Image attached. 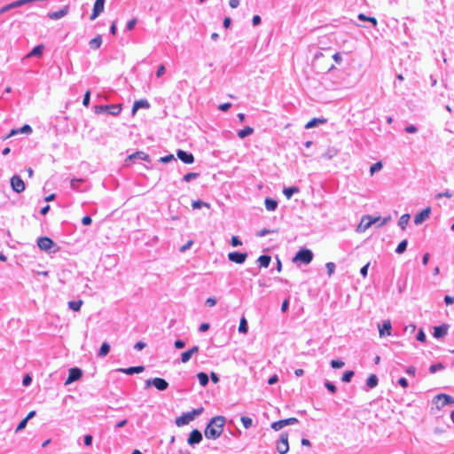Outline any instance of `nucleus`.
Here are the masks:
<instances>
[{
  "label": "nucleus",
  "instance_id": "nucleus-10",
  "mask_svg": "<svg viewBox=\"0 0 454 454\" xmlns=\"http://www.w3.org/2000/svg\"><path fill=\"white\" fill-rule=\"evenodd\" d=\"M151 385H153L158 390H165L168 387V383L167 382V380L161 378H154L153 380H146V387H148Z\"/></svg>",
  "mask_w": 454,
  "mask_h": 454
},
{
  "label": "nucleus",
  "instance_id": "nucleus-41",
  "mask_svg": "<svg viewBox=\"0 0 454 454\" xmlns=\"http://www.w3.org/2000/svg\"><path fill=\"white\" fill-rule=\"evenodd\" d=\"M239 331L242 333H247V323L245 317H242L239 322Z\"/></svg>",
  "mask_w": 454,
  "mask_h": 454
},
{
  "label": "nucleus",
  "instance_id": "nucleus-30",
  "mask_svg": "<svg viewBox=\"0 0 454 454\" xmlns=\"http://www.w3.org/2000/svg\"><path fill=\"white\" fill-rule=\"evenodd\" d=\"M410 218H411V216L409 214H404L400 217L398 225L400 226V228L402 230H405L406 226L409 223Z\"/></svg>",
  "mask_w": 454,
  "mask_h": 454
},
{
  "label": "nucleus",
  "instance_id": "nucleus-32",
  "mask_svg": "<svg viewBox=\"0 0 454 454\" xmlns=\"http://www.w3.org/2000/svg\"><path fill=\"white\" fill-rule=\"evenodd\" d=\"M366 384L370 388H373L378 385V378L375 374H371L367 380Z\"/></svg>",
  "mask_w": 454,
  "mask_h": 454
},
{
  "label": "nucleus",
  "instance_id": "nucleus-6",
  "mask_svg": "<svg viewBox=\"0 0 454 454\" xmlns=\"http://www.w3.org/2000/svg\"><path fill=\"white\" fill-rule=\"evenodd\" d=\"M121 111V105H106V106H97L95 107V113L101 114L107 112L110 114L117 115Z\"/></svg>",
  "mask_w": 454,
  "mask_h": 454
},
{
  "label": "nucleus",
  "instance_id": "nucleus-60",
  "mask_svg": "<svg viewBox=\"0 0 454 454\" xmlns=\"http://www.w3.org/2000/svg\"><path fill=\"white\" fill-rule=\"evenodd\" d=\"M192 244H193V241L192 239L189 240L186 244H184V246H182L180 247V251L181 252L186 251L188 248H190L192 247Z\"/></svg>",
  "mask_w": 454,
  "mask_h": 454
},
{
  "label": "nucleus",
  "instance_id": "nucleus-29",
  "mask_svg": "<svg viewBox=\"0 0 454 454\" xmlns=\"http://www.w3.org/2000/svg\"><path fill=\"white\" fill-rule=\"evenodd\" d=\"M277 206H278L277 200L270 199V198L265 199V207L267 210L274 211L277 208Z\"/></svg>",
  "mask_w": 454,
  "mask_h": 454
},
{
  "label": "nucleus",
  "instance_id": "nucleus-4",
  "mask_svg": "<svg viewBox=\"0 0 454 454\" xmlns=\"http://www.w3.org/2000/svg\"><path fill=\"white\" fill-rule=\"evenodd\" d=\"M37 246L41 250L43 251H51V248L55 247L53 249V252L59 251V247L56 246L53 242V240L48 237H41L37 239Z\"/></svg>",
  "mask_w": 454,
  "mask_h": 454
},
{
  "label": "nucleus",
  "instance_id": "nucleus-8",
  "mask_svg": "<svg viewBox=\"0 0 454 454\" xmlns=\"http://www.w3.org/2000/svg\"><path fill=\"white\" fill-rule=\"evenodd\" d=\"M299 420L296 418H289L275 421L271 424V428L275 431L282 429L286 426L294 425L298 423Z\"/></svg>",
  "mask_w": 454,
  "mask_h": 454
},
{
  "label": "nucleus",
  "instance_id": "nucleus-43",
  "mask_svg": "<svg viewBox=\"0 0 454 454\" xmlns=\"http://www.w3.org/2000/svg\"><path fill=\"white\" fill-rule=\"evenodd\" d=\"M443 368H444L443 364L442 363H438V364H432L429 367V372L431 373H434V372H436L439 370H442Z\"/></svg>",
  "mask_w": 454,
  "mask_h": 454
},
{
  "label": "nucleus",
  "instance_id": "nucleus-47",
  "mask_svg": "<svg viewBox=\"0 0 454 454\" xmlns=\"http://www.w3.org/2000/svg\"><path fill=\"white\" fill-rule=\"evenodd\" d=\"M389 219H390V217L383 218V219H381L380 216L372 217V220H375V223H379L380 226L385 225L388 222Z\"/></svg>",
  "mask_w": 454,
  "mask_h": 454
},
{
  "label": "nucleus",
  "instance_id": "nucleus-33",
  "mask_svg": "<svg viewBox=\"0 0 454 454\" xmlns=\"http://www.w3.org/2000/svg\"><path fill=\"white\" fill-rule=\"evenodd\" d=\"M82 305V300L71 301L68 302V307L75 312L80 310Z\"/></svg>",
  "mask_w": 454,
  "mask_h": 454
},
{
  "label": "nucleus",
  "instance_id": "nucleus-35",
  "mask_svg": "<svg viewBox=\"0 0 454 454\" xmlns=\"http://www.w3.org/2000/svg\"><path fill=\"white\" fill-rule=\"evenodd\" d=\"M283 192L286 195V199L289 200L294 193L299 192V188L295 186L287 187L284 189Z\"/></svg>",
  "mask_w": 454,
  "mask_h": 454
},
{
  "label": "nucleus",
  "instance_id": "nucleus-57",
  "mask_svg": "<svg viewBox=\"0 0 454 454\" xmlns=\"http://www.w3.org/2000/svg\"><path fill=\"white\" fill-rule=\"evenodd\" d=\"M92 440H93V438L90 434H86L84 436V444L86 446H90L92 444Z\"/></svg>",
  "mask_w": 454,
  "mask_h": 454
},
{
  "label": "nucleus",
  "instance_id": "nucleus-58",
  "mask_svg": "<svg viewBox=\"0 0 454 454\" xmlns=\"http://www.w3.org/2000/svg\"><path fill=\"white\" fill-rule=\"evenodd\" d=\"M31 381H32V378L30 377V375L26 374L23 378L22 383L24 386H28L31 383Z\"/></svg>",
  "mask_w": 454,
  "mask_h": 454
},
{
  "label": "nucleus",
  "instance_id": "nucleus-56",
  "mask_svg": "<svg viewBox=\"0 0 454 454\" xmlns=\"http://www.w3.org/2000/svg\"><path fill=\"white\" fill-rule=\"evenodd\" d=\"M137 19H136V18H134V19L130 20L127 23V28H128L129 30H132V29L135 27V26H136V24H137Z\"/></svg>",
  "mask_w": 454,
  "mask_h": 454
},
{
  "label": "nucleus",
  "instance_id": "nucleus-1",
  "mask_svg": "<svg viewBox=\"0 0 454 454\" xmlns=\"http://www.w3.org/2000/svg\"><path fill=\"white\" fill-rule=\"evenodd\" d=\"M225 418L223 416H215L211 419L209 423L205 428V436L207 439L215 440L222 434L225 424Z\"/></svg>",
  "mask_w": 454,
  "mask_h": 454
},
{
  "label": "nucleus",
  "instance_id": "nucleus-31",
  "mask_svg": "<svg viewBox=\"0 0 454 454\" xmlns=\"http://www.w3.org/2000/svg\"><path fill=\"white\" fill-rule=\"evenodd\" d=\"M253 132H254V129L247 126V127L240 129L238 132V136L239 138H245L246 137L251 135Z\"/></svg>",
  "mask_w": 454,
  "mask_h": 454
},
{
  "label": "nucleus",
  "instance_id": "nucleus-27",
  "mask_svg": "<svg viewBox=\"0 0 454 454\" xmlns=\"http://www.w3.org/2000/svg\"><path fill=\"white\" fill-rule=\"evenodd\" d=\"M326 121L325 119H320V118H313L312 120H310L309 121L307 122V124L305 125V128L306 129H311L317 125H319V124H324L325 122Z\"/></svg>",
  "mask_w": 454,
  "mask_h": 454
},
{
  "label": "nucleus",
  "instance_id": "nucleus-53",
  "mask_svg": "<svg viewBox=\"0 0 454 454\" xmlns=\"http://www.w3.org/2000/svg\"><path fill=\"white\" fill-rule=\"evenodd\" d=\"M325 267L327 269L328 275L331 276L335 270V264L333 262H327Z\"/></svg>",
  "mask_w": 454,
  "mask_h": 454
},
{
  "label": "nucleus",
  "instance_id": "nucleus-19",
  "mask_svg": "<svg viewBox=\"0 0 454 454\" xmlns=\"http://www.w3.org/2000/svg\"><path fill=\"white\" fill-rule=\"evenodd\" d=\"M379 333L380 337L391 335V322L389 320L384 321L382 325H379Z\"/></svg>",
  "mask_w": 454,
  "mask_h": 454
},
{
  "label": "nucleus",
  "instance_id": "nucleus-7",
  "mask_svg": "<svg viewBox=\"0 0 454 454\" xmlns=\"http://www.w3.org/2000/svg\"><path fill=\"white\" fill-rule=\"evenodd\" d=\"M10 184L12 189L18 193L24 192L26 189L24 181L18 175H14L11 177Z\"/></svg>",
  "mask_w": 454,
  "mask_h": 454
},
{
  "label": "nucleus",
  "instance_id": "nucleus-15",
  "mask_svg": "<svg viewBox=\"0 0 454 454\" xmlns=\"http://www.w3.org/2000/svg\"><path fill=\"white\" fill-rule=\"evenodd\" d=\"M177 158L182 160L185 164H192L194 162V156L191 153H187L183 150H178L176 152Z\"/></svg>",
  "mask_w": 454,
  "mask_h": 454
},
{
  "label": "nucleus",
  "instance_id": "nucleus-16",
  "mask_svg": "<svg viewBox=\"0 0 454 454\" xmlns=\"http://www.w3.org/2000/svg\"><path fill=\"white\" fill-rule=\"evenodd\" d=\"M430 213H431L430 207L424 208L420 213H419L415 215L414 223L417 225L422 223L425 220H427L429 217Z\"/></svg>",
  "mask_w": 454,
  "mask_h": 454
},
{
  "label": "nucleus",
  "instance_id": "nucleus-55",
  "mask_svg": "<svg viewBox=\"0 0 454 454\" xmlns=\"http://www.w3.org/2000/svg\"><path fill=\"white\" fill-rule=\"evenodd\" d=\"M231 244L232 247H238L240 246L242 243L237 236H232L231 239Z\"/></svg>",
  "mask_w": 454,
  "mask_h": 454
},
{
  "label": "nucleus",
  "instance_id": "nucleus-46",
  "mask_svg": "<svg viewBox=\"0 0 454 454\" xmlns=\"http://www.w3.org/2000/svg\"><path fill=\"white\" fill-rule=\"evenodd\" d=\"M344 362L341 360H332L331 366L333 368H342L344 366Z\"/></svg>",
  "mask_w": 454,
  "mask_h": 454
},
{
  "label": "nucleus",
  "instance_id": "nucleus-34",
  "mask_svg": "<svg viewBox=\"0 0 454 454\" xmlns=\"http://www.w3.org/2000/svg\"><path fill=\"white\" fill-rule=\"evenodd\" d=\"M110 350V345L107 342H104L98 351V356H106Z\"/></svg>",
  "mask_w": 454,
  "mask_h": 454
},
{
  "label": "nucleus",
  "instance_id": "nucleus-37",
  "mask_svg": "<svg viewBox=\"0 0 454 454\" xmlns=\"http://www.w3.org/2000/svg\"><path fill=\"white\" fill-rule=\"evenodd\" d=\"M240 420L246 429H248L253 426V420L249 417L242 416Z\"/></svg>",
  "mask_w": 454,
  "mask_h": 454
},
{
  "label": "nucleus",
  "instance_id": "nucleus-11",
  "mask_svg": "<svg viewBox=\"0 0 454 454\" xmlns=\"http://www.w3.org/2000/svg\"><path fill=\"white\" fill-rule=\"evenodd\" d=\"M373 223H375V220H372V216L364 215L362 217L361 222L356 228V231L364 232L368 228H370Z\"/></svg>",
  "mask_w": 454,
  "mask_h": 454
},
{
  "label": "nucleus",
  "instance_id": "nucleus-3",
  "mask_svg": "<svg viewBox=\"0 0 454 454\" xmlns=\"http://www.w3.org/2000/svg\"><path fill=\"white\" fill-rule=\"evenodd\" d=\"M276 449L279 454H286L289 450L288 434L286 432H282L278 440L276 442Z\"/></svg>",
  "mask_w": 454,
  "mask_h": 454
},
{
  "label": "nucleus",
  "instance_id": "nucleus-63",
  "mask_svg": "<svg viewBox=\"0 0 454 454\" xmlns=\"http://www.w3.org/2000/svg\"><path fill=\"white\" fill-rule=\"evenodd\" d=\"M176 348H183L185 346V343L182 340H177L174 343Z\"/></svg>",
  "mask_w": 454,
  "mask_h": 454
},
{
  "label": "nucleus",
  "instance_id": "nucleus-17",
  "mask_svg": "<svg viewBox=\"0 0 454 454\" xmlns=\"http://www.w3.org/2000/svg\"><path fill=\"white\" fill-rule=\"evenodd\" d=\"M150 107V104L146 99H140L134 102L131 114L134 116L139 108L148 109Z\"/></svg>",
  "mask_w": 454,
  "mask_h": 454
},
{
  "label": "nucleus",
  "instance_id": "nucleus-61",
  "mask_svg": "<svg viewBox=\"0 0 454 454\" xmlns=\"http://www.w3.org/2000/svg\"><path fill=\"white\" fill-rule=\"evenodd\" d=\"M172 160H174V155L173 154H169V155H167V156H164V157L160 158V161L163 162V163L169 162Z\"/></svg>",
  "mask_w": 454,
  "mask_h": 454
},
{
  "label": "nucleus",
  "instance_id": "nucleus-39",
  "mask_svg": "<svg viewBox=\"0 0 454 454\" xmlns=\"http://www.w3.org/2000/svg\"><path fill=\"white\" fill-rule=\"evenodd\" d=\"M407 244H408V242H407V240H406V239L402 240V241L398 244V246H397V247H396V249H395V252H396L397 254H403V253L406 250Z\"/></svg>",
  "mask_w": 454,
  "mask_h": 454
},
{
  "label": "nucleus",
  "instance_id": "nucleus-2",
  "mask_svg": "<svg viewBox=\"0 0 454 454\" xmlns=\"http://www.w3.org/2000/svg\"><path fill=\"white\" fill-rule=\"evenodd\" d=\"M203 411H204V408L200 407L197 409H193L191 411L183 413L180 417H177L176 419L175 423L177 427H183V426L188 425L191 421H192L195 419V417L200 415L203 412Z\"/></svg>",
  "mask_w": 454,
  "mask_h": 454
},
{
  "label": "nucleus",
  "instance_id": "nucleus-5",
  "mask_svg": "<svg viewBox=\"0 0 454 454\" xmlns=\"http://www.w3.org/2000/svg\"><path fill=\"white\" fill-rule=\"evenodd\" d=\"M313 260V253L309 249H301L297 252L295 256L293 258V262H301L305 264H309Z\"/></svg>",
  "mask_w": 454,
  "mask_h": 454
},
{
  "label": "nucleus",
  "instance_id": "nucleus-22",
  "mask_svg": "<svg viewBox=\"0 0 454 454\" xmlns=\"http://www.w3.org/2000/svg\"><path fill=\"white\" fill-rule=\"evenodd\" d=\"M434 404L437 409L454 404V399H434Z\"/></svg>",
  "mask_w": 454,
  "mask_h": 454
},
{
  "label": "nucleus",
  "instance_id": "nucleus-54",
  "mask_svg": "<svg viewBox=\"0 0 454 454\" xmlns=\"http://www.w3.org/2000/svg\"><path fill=\"white\" fill-rule=\"evenodd\" d=\"M90 90H87L84 94V97H83V100H82V104L85 106H88L89 104H90Z\"/></svg>",
  "mask_w": 454,
  "mask_h": 454
},
{
  "label": "nucleus",
  "instance_id": "nucleus-59",
  "mask_svg": "<svg viewBox=\"0 0 454 454\" xmlns=\"http://www.w3.org/2000/svg\"><path fill=\"white\" fill-rule=\"evenodd\" d=\"M231 103H224L218 106V109L221 111H227L229 108H231Z\"/></svg>",
  "mask_w": 454,
  "mask_h": 454
},
{
  "label": "nucleus",
  "instance_id": "nucleus-25",
  "mask_svg": "<svg viewBox=\"0 0 454 454\" xmlns=\"http://www.w3.org/2000/svg\"><path fill=\"white\" fill-rule=\"evenodd\" d=\"M44 50L43 44H39L35 46L27 55V58L32 57V56H37L41 57L43 55Z\"/></svg>",
  "mask_w": 454,
  "mask_h": 454
},
{
  "label": "nucleus",
  "instance_id": "nucleus-40",
  "mask_svg": "<svg viewBox=\"0 0 454 454\" xmlns=\"http://www.w3.org/2000/svg\"><path fill=\"white\" fill-rule=\"evenodd\" d=\"M198 379H199L200 385H202V386H206L208 382V376L205 372H199Z\"/></svg>",
  "mask_w": 454,
  "mask_h": 454
},
{
  "label": "nucleus",
  "instance_id": "nucleus-62",
  "mask_svg": "<svg viewBox=\"0 0 454 454\" xmlns=\"http://www.w3.org/2000/svg\"><path fill=\"white\" fill-rule=\"evenodd\" d=\"M215 303H216V300L214 297H209L206 300V304L208 305L209 307L215 306Z\"/></svg>",
  "mask_w": 454,
  "mask_h": 454
},
{
  "label": "nucleus",
  "instance_id": "nucleus-28",
  "mask_svg": "<svg viewBox=\"0 0 454 454\" xmlns=\"http://www.w3.org/2000/svg\"><path fill=\"white\" fill-rule=\"evenodd\" d=\"M101 43H102V37L99 35L95 36L89 43L90 48L93 50L98 49L101 46Z\"/></svg>",
  "mask_w": 454,
  "mask_h": 454
},
{
  "label": "nucleus",
  "instance_id": "nucleus-21",
  "mask_svg": "<svg viewBox=\"0 0 454 454\" xmlns=\"http://www.w3.org/2000/svg\"><path fill=\"white\" fill-rule=\"evenodd\" d=\"M68 5H66L64 6L62 9L57 11V12H50L48 14V17L51 19V20H59V19H61L62 17L66 16L68 12Z\"/></svg>",
  "mask_w": 454,
  "mask_h": 454
},
{
  "label": "nucleus",
  "instance_id": "nucleus-50",
  "mask_svg": "<svg viewBox=\"0 0 454 454\" xmlns=\"http://www.w3.org/2000/svg\"><path fill=\"white\" fill-rule=\"evenodd\" d=\"M417 340L425 342L427 340L426 334L422 329H420L416 337Z\"/></svg>",
  "mask_w": 454,
  "mask_h": 454
},
{
  "label": "nucleus",
  "instance_id": "nucleus-9",
  "mask_svg": "<svg viewBox=\"0 0 454 454\" xmlns=\"http://www.w3.org/2000/svg\"><path fill=\"white\" fill-rule=\"evenodd\" d=\"M82 376V371L78 367H73L69 369L68 377L65 381L66 385H68L74 381L80 380Z\"/></svg>",
  "mask_w": 454,
  "mask_h": 454
},
{
  "label": "nucleus",
  "instance_id": "nucleus-20",
  "mask_svg": "<svg viewBox=\"0 0 454 454\" xmlns=\"http://www.w3.org/2000/svg\"><path fill=\"white\" fill-rule=\"evenodd\" d=\"M200 348L198 346H193L192 348L184 351L182 353L181 355V360H182V363L185 364L187 363L192 356H193L194 354H197L199 352Z\"/></svg>",
  "mask_w": 454,
  "mask_h": 454
},
{
  "label": "nucleus",
  "instance_id": "nucleus-42",
  "mask_svg": "<svg viewBox=\"0 0 454 454\" xmlns=\"http://www.w3.org/2000/svg\"><path fill=\"white\" fill-rule=\"evenodd\" d=\"M383 165L381 161H378L371 166L370 173L371 176L374 175L375 172L380 171L382 168Z\"/></svg>",
  "mask_w": 454,
  "mask_h": 454
},
{
  "label": "nucleus",
  "instance_id": "nucleus-48",
  "mask_svg": "<svg viewBox=\"0 0 454 454\" xmlns=\"http://www.w3.org/2000/svg\"><path fill=\"white\" fill-rule=\"evenodd\" d=\"M276 232H278V230L262 229V230H261V231L258 232L257 236H258V237H263V236H265L266 234H269V233H276Z\"/></svg>",
  "mask_w": 454,
  "mask_h": 454
},
{
  "label": "nucleus",
  "instance_id": "nucleus-38",
  "mask_svg": "<svg viewBox=\"0 0 454 454\" xmlns=\"http://www.w3.org/2000/svg\"><path fill=\"white\" fill-rule=\"evenodd\" d=\"M358 19L360 20H365V21H370L371 23H372V25L374 27L377 26V20L374 18V17H367L366 15H364V13H360L358 15Z\"/></svg>",
  "mask_w": 454,
  "mask_h": 454
},
{
  "label": "nucleus",
  "instance_id": "nucleus-23",
  "mask_svg": "<svg viewBox=\"0 0 454 454\" xmlns=\"http://www.w3.org/2000/svg\"><path fill=\"white\" fill-rule=\"evenodd\" d=\"M136 158H139V159H141V160H145V161H147V162H149V161H150V156H149L147 153H144V152H141V151H139V152H136V153H134L130 154V155L127 158V160H133V159H136Z\"/></svg>",
  "mask_w": 454,
  "mask_h": 454
},
{
  "label": "nucleus",
  "instance_id": "nucleus-44",
  "mask_svg": "<svg viewBox=\"0 0 454 454\" xmlns=\"http://www.w3.org/2000/svg\"><path fill=\"white\" fill-rule=\"evenodd\" d=\"M353 376H354V372L353 371H347L342 375L341 380L344 382H349Z\"/></svg>",
  "mask_w": 454,
  "mask_h": 454
},
{
  "label": "nucleus",
  "instance_id": "nucleus-52",
  "mask_svg": "<svg viewBox=\"0 0 454 454\" xmlns=\"http://www.w3.org/2000/svg\"><path fill=\"white\" fill-rule=\"evenodd\" d=\"M166 68L163 64L160 65L157 71H156V76L158 78L161 77L165 74Z\"/></svg>",
  "mask_w": 454,
  "mask_h": 454
},
{
  "label": "nucleus",
  "instance_id": "nucleus-18",
  "mask_svg": "<svg viewBox=\"0 0 454 454\" xmlns=\"http://www.w3.org/2000/svg\"><path fill=\"white\" fill-rule=\"evenodd\" d=\"M448 329H449V325H447V324H442V325L434 326V337L436 339L443 337L444 335L447 334Z\"/></svg>",
  "mask_w": 454,
  "mask_h": 454
},
{
  "label": "nucleus",
  "instance_id": "nucleus-26",
  "mask_svg": "<svg viewBox=\"0 0 454 454\" xmlns=\"http://www.w3.org/2000/svg\"><path fill=\"white\" fill-rule=\"evenodd\" d=\"M144 370H145V367L140 365V366L129 367L127 369H121L120 371H121L122 372H124L126 374H133V373H140V372H144Z\"/></svg>",
  "mask_w": 454,
  "mask_h": 454
},
{
  "label": "nucleus",
  "instance_id": "nucleus-24",
  "mask_svg": "<svg viewBox=\"0 0 454 454\" xmlns=\"http://www.w3.org/2000/svg\"><path fill=\"white\" fill-rule=\"evenodd\" d=\"M271 261V257L270 255H261L257 259V262L261 268H267Z\"/></svg>",
  "mask_w": 454,
  "mask_h": 454
},
{
  "label": "nucleus",
  "instance_id": "nucleus-36",
  "mask_svg": "<svg viewBox=\"0 0 454 454\" xmlns=\"http://www.w3.org/2000/svg\"><path fill=\"white\" fill-rule=\"evenodd\" d=\"M192 207L193 209H199L201 207H206L207 208H209L210 205L208 203H207V202H203V201L198 200L192 201Z\"/></svg>",
  "mask_w": 454,
  "mask_h": 454
},
{
  "label": "nucleus",
  "instance_id": "nucleus-14",
  "mask_svg": "<svg viewBox=\"0 0 454 454\" xmlns=\"http://www.w3.org/2000/svg\"><path fill=\"white\" fill-rule=\"evenodd\" d=\"M105 8V0H96L93 5L92 13L90 15V20H95L101 12H104Z\"/></svg>",
  "mask_w": 454,
  "mask_h": 454
},
{
  "label": "nucleus",
  "instance_id": "nucleus-64",
  "mask_svg": "<svg viewBox=\"0 0 454 454\" xmlns=\"http://www.w3.org/2000/svg\"><path fill=\"white\" fill-rule=\"evenodd\" d=\"M325 387H327V389H328L329 391H331V393H332V394H334V393H335V391H336V387H335V386H334L333 383H331V382H326V383H325Z\"/></svg>",
  "mask_w": 454,
  "mask_h": 454
},
{
  "label": "nucleus",
  "instance_id": "nucleus-45",
  "mask_svg": "<svg viewBox=\"0 0 454 454\" xmlns=\"http://www.w3.org/2000/svg\"><path fill=\"white\" fill-rule=\"evenodd\" d=\"M199 176V173L190 172L184 176V180L185 182H190L191 180L197 178Z\"/></svg>",
  "mask_w": 454,
  "mask_h": 454
},
{
  "label": "nucleus",
  "instance_id": "nucleus-12",
  "mask_svg": "<svg viewBox=\"0 0 454 454\" xmlns=\"http://www.w3.org/2000/svg\"><path fill=\"white\" fill-rule=\"evenodd\" d=\"M202 441V434L198 429H193L187 439V442L191 446H194Z\"/></svg>",
  "mask_w": 454,
  "mask_h": 454
},
{
  "label": "nucleus",
  "instance_id": "nucleus-13",
  "mask_svg": "<svg viewBox=\"0 0 454 454\" xmlns=\"http://www.w3.org/2000/svg\"><path fill=\"white\" fill-rule=\"evenodd\" d=\"M247 257V253L231 252L228 254V259L237 264H242Z\"/></svg>",
  "mask_w": 454,
  "mask_h": 454
},
{
  "label": "nucleus",
  "instance_id": "nucleus-49",
  "mask_svg": "<svg viewBox=\"0 0 454 454\" xmlns=\"http://www.w3.org/2000/svg\"><path fill=\"white\" fill-rule=\"evenodd\" d=\"M28 420L26 419V418H24L20 423L19 425L17 426L16 427V432H20L21 430H23L26 427H27V424Z\"/></svg>",
  "mask_w": 454,
  "mask_h": 454
},
{
  "label": "nucleus",
  "instance_id": "nucleus-51",
  "mask_svg": "<svg viewBox=\"0 0 454 454\" xmlns=\"http://www.w3.org/2000/svg\"><path fill=\"white\" fill-rule=\"evenodd\" d=\"M19 131L24 134H30L32 132V128L28 124H25L20 129H19Z\"/></svg>",
  "mask_w": 454,
  "mask_h": 454
}]
</instances>
